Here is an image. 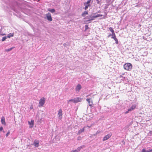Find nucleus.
Instances as JSON below:
<instances>
[{
    "instance_id": "1",
    "label": "nucleus",
    "mask_w": 152,
    "mask_h": 152,
    "mask_svg": "<svg viewBox=\"0 0 152 152\" xmlns=\"http://www.w3.org/2000/svg\"><path fill=\"white\" fill-rule=\"evenodd\" d=\"M124 67L127 70H131L132 68V65L130 63H126L124 65Z\"/></svg>"
},
{
    "instance_id": "2",
    "label": "nucleus",
    "mask_w": 152,
    "mask_h": 152,
    "mask_svg": "<svg viewBox=\"0 0 152 152\" xmlns=\"http://www.w3.org/2000/svg\"><path fill=\"white\" fill-rule=\"evenodd\" d=\"M45 99L44 97L41 98L39 101V107H41L43 106L44 104L45 103Z\"/></svg>"
},
{
    "instance_id": "3",
    "label": "nucleus",
    "mask_w": 152,
    "mask_h": 152,
    "mask_svg": "<svg viewBox=\"0 0 152 152\" xmlns=\"http://www.w3.org/2000/svg\"><path fill=\"white\" fill-rule=\"evenodd\" d=\"M111 36H112L111 37V38L112 39H113L115 41V43L117 44H118V39L116 38V37L115 34L114 33L113 34H110L108 36V37H109Z\"/></svg>"
},
{
    "instance_id": "4",
    "label": "nucleus",
    "mask_w": 152,
    "mask_h": 152,
    "mask_svg": "<svg viewBox=\"0 0 152 152\" xmlns=\"http://www.w3.org/2000/svg\"><path fill=\"white\" fill-rule=\"evenodd\" d=\"M102 16V15L98 14L95 15H94L91 16L90 17L91 18V19L90 20H88L87 21L94 20V19L95 18L100 17L101 16Z\"/></svg>"
},
{
    "instance_id": "5",
    "label": "nucleus",
    "mask_w": 152,
    "mask_h": 152,
    "mask_svg": "<svg viewBox=\"0 0 152 152\" xmlns=\"http://www.w3.org/2000/svg\"><path fill=\"white\" fill-rule=\"evenodd\" d=\"M58 118L60 119H61L62 118V110L61 109H60L58 111Z\"/></svg>"
},
{
    "instance_id": "6",
    "label": "nucleus",
    "mask_w": 152,
    "mask_h": 152,
    "mask_svg": "<svg viewBox=\"0 0 152 152\" xmlns=\"http://www.w3.org/2000/svg\"><path fill=\"white\" fill-rule=\"evenodd\" d=\"M48 20L50 21H52V19L51 17V15L49 12L46 15Z\"/></svg>"
},
{
    "instance_id": "7",
    "label": "nucleus",
    "mask_w": 152,
    "mask_h": 152,
    "mask_svg": "<svg viewBox=\"0 0 152 152\" xmlns=\"http://www.w3.org/2000/svg\"><path fill=\"white\" fill-rule=\"evenodd\" d=\"M136 105H132L128 109V110L126 111L125 113H128L129 112L131 111L134 109L136 108Z\"/></svg>"
},
{
    "instance_id": "8",
    "label": "nucleus",
    "mask_w": 152,
    "mask_h": 152,
    "mask_svg": "<svg viewBox=\"0 0 152 152\" xmlns=\"http://www.w3.org/2000/svg\"><path fill=\"white\" fill-rule=\"evenodd\" d=\"M85 146H80V147H78L77 148V149L76 150H73L71 152H78L80 151V149L81 148H83V147H85Z\"/></svg>"
},
{
    "instance_id": "9",
    "label": "nucleus",
    "mask_w": 152,
    "mask_h": 152,
    "mask_svg": "<svg viewBox=\"0 0 152 152\" xmlns=\"http://www.w3.org/2000/svg\"><path fill=\"white\" fill-rule=\"evenodd\" d=\"M75 103H77L79 102H80L82 101V99L79 97H77L75 98Z\"/></svg>"
},
{
    "instance_id": "10",
    "label": "nucleus",
    "mask_w": 152,
    "mask_h": 152,
    "mask_svg": "<svg viewBox=\"0 0 152 152\" xmlns=\"http://www.w3.org/2000/svg\"><path fill=\"white\" fill-rule=\"evenodd\" d=\"M81 88L82 87L79 84L77 85L76 88V91L77 92H79Z\"/></svg>"
},
{
    "instance_id": "11",
    "label": "nucleus",
    "mask_w": 152,
    "mask_h": 152,
    "mask_svg": "<svg viewBox=\"0 0 152 152\" xmlns=\"http://www.w3.org/2000/svg\"><path fill=\"white\" fill-rule=\"evenodd\" d=\"M1 122L2 124H4V125H6V123L5 122V119L4 117L3 116L1 117Z\"/></svg>"
},
{
    "instance_id": "12",
    "label": "nucleus",
    "mask_w": 152,
    "mask_h": 152,
    "mask_svg": "<svg viewBox=\"0 0 152 152\" xmlns=\"http://www.w3.org/2000/svg\"><path fill=\"white\" fill-rule=\"evenodd\" d=\"M39 141L38 140H35L34 142V145L35 147H38L39 146Z\"/></svg>"
},
{
    "instance_id": "13",
    "label": "nucleus",
    "mask_w": 152,
    "mask_h": 152,
    "mask_svg": "<svg viewBox=\"0 0 152 152\" xmlns=\"http://www.w3.org/2000/svg\"><path fill=\"white\" fill-rule=\"evenodd\" d=\"M112 135V133H110L108 134L107 135L105 136V140L108 139L111 137Z\"/></svg>"
},
{
    "instance_id": "14",
    "label": "nucleus",
    "mask_w": 152,
    "mask_h": 152,
    "mask_svg": "<svg viewBox=\"0 0 152 152\" xmlns=\"http://www.w3.org/2000/svg\"><path fill=\"white\" fill-rule=\"evenodd\" d=\"M84 127L83 128L81 129H80L78 131V133H77V135H80L82 133L84 132Z\"/></svg>"
},
{
    "instance_id": "15",
    "label": "nucleus",
    "mask_w": 152,
    "mask_h": 152,
    "mask_svg": "<svg viewBox=\"0 0 152 152\" xmlns=\"http://www.w3.org/2000/svg\"><path fill=\"white\" fill-rule=\"evenodd\" d=\"M84 5H85V10H86L88 8L89 6H90V4H87L86 3H84Z\"/></svg>"
},
{
    "instance_id": "16",
    "label": "nucleus",
    "mask_w": 152,
    "mask_h": 152,
    "mask_svg": "<svg viewBox=\"0 0 152 152\" xmlns=\"http://www.w3.org/2000/svg\"><path fill=\"white\" fill-rule=\"evenodd\" d=\"M90 99H86L87 101L88 102L89 105L90 106H91L93 104V102L91 101V104H90Z\"/></svg>"
},
{
    "instance_id": "17",
    "label": "nucleus",
    "mask_w": 152,
    "mask_h": 152,
    "mask_svg": "<svg viewBox=\"0 0 152 152\" xmlns=\"http://www.w3.org/2000/svg\"><path fill=\"white\" fill-rule=\"evenodd\" d=\"M141 152H151V150H146L145 149H142Z\"/></svg>"
},
{
    "instance_id": "18",
    "label": "nucleus",
    "mask_w": 152,
    "mask_h": 152,
    "mask_svg": "<svg viewBox=\"0 0 152 152\" xmlns=\"http://www.w3.org/2000/svg\"><path fill=\"white\" fill-rule=\"evenodd\" d=\"M14 36V33H10L8 35V36L7 37L9 38H10L11 37H12Z\"/></svg>"
},
{
    "instance_id": "19",
    "label": "nucleus",
    "mask_w": 152,
    "mask_h": 152,
    "mask_svg": "<svg viewBox=\"0 0 152 152\" xmlns=\"http://www.w3.org/2000/svg\"><path fill=\"white\" fill-rule=\"evenodd\" d=\"M72 102L75 103V101L74 99H70L68 101V103H69V102Z\"/></svg>"
},
{
    "instance_id": "20",
    "label": "nucleus",
    "mask_w": 152,
    "mask_h": 152,
    "mask_svg": "<svg viewBox=\"0 0 152 152\" xmlns=\"http://www.w3.org/2000/svg\"><path fill=\"white\" fill-rule=\"evenodd\" d=\"M109 30L112 32V34L115 33L114 32V31L112 27H110L109 28Z\"/></svg>"
},
{
    "instance_id": "21",
    "label": "nucleus",
    "mask_w": 152,
    "mask_h": 152,
    "mask_svg": "<svg viewBox=\"0 0 152 152\" xmlns=\"http://www.w3.org/2000/svg\"><path fill=\"white\" fill-rule=\"evenodd\" d=\"M88 14V12L87 11H84L82 14V16H84V15H87Z\"/></svg>"
},
{
    "instance_id": "22",
    "label": "nucleus",
    "mask_w": 152,
    "mask_h": 152,
    "mask_svg": "<svg viewBox=\"0 0 152 152\" xmlns=\"http://www.w3.org/2000/svg\"><path fill=\"white\" fill-rule=\"evenodd\" d=\"M14 47H12L8 49H7L5 51L7 52H9L13 48H14Z\"/></svg>"
},
{
    "instance_id": "23",
    "label": "nucleus",
    "mask_w": 152,
    "mask_h": 152,
    "mask_svg": "<svg viewBox=\"0 0 152 152\" xmlns=\"http://www.w3.org/2000/svg\"><path fill=\"white\" fill-rule=\"evenodd\" d=\"M48 11L51 12L52 13H53L55 12V10L54 9H52L51 10H48Z\"/></svg>"
},
{
    "instance_id": "24",
    "label": "nucleus",
    "mask_w": 152,
    "mask_h": 152,
    "mask_svg": "<svg viewBox=\"0 0 152 152\" xmlns=\"http://www.w3.org/2000/svg\"><path fill=\"white\" fill-rule=\"evenodd\" d=\"M34 121L33 120H31V122H30L29 121H28V123L30 125H31L32 124V125H34Z\"/></svg>"
},
{
    "instance_id": "25",
    "label": "nucleus",
    "mask_w": 152,
    "mask_h": 152,
    "mask_svg": "<svg viewBox=\"0 0 152 152\" xmlns=\"http://www.w3.org/2000/svg\"><path fill=\"white\" fill-rule=\"evenodd\" d=\"M89 28V27H88V25H86L85 26V31H86L87 29Z\"/></svg>"
},
{
    "instance_id": "26",
    "label": "nucleus",
    "mask_w": 152,
    "mask_h": 152,
    "mask_svg": "<svg viewBox=\"0 0 152 152\" xmlns=\"http://www.w3.org/2000/svg\"><path fill=\"white\" fill-rule=\"evenodd\" d=\"M91 0H88V1H87V2H85V3L86 4H90V3Z\"/></svg>"
},
{
    "instance_id": "27",
    "label": "nucleus",
    "mask_w": 152,
    "mask_h": 152,
    "mask_svg": "<svg viewBox=\"0 0 152 152\" xmlns=\"http://www.w3.org/2000/svg\"><path fill=\"white\" fill-rule=\"evenodd\" d=\"M6 38H7L6 37H3L2 38V41H5L6 40Z\"/></svg>"
},
{
    "instance_id": "28",
    "label": "nucleus",
    "mask_w": 152,
    "mask_h": 152,
    "mask_svg": "<svg viewBox=\"0 0 152 152\" xmlns=\"http://www.w3.org/2000/svg\"><path fill=\"white\" fill-rule=\"evenodd\" d=\"M10 131H8L7 132V133L6 134V137H7L10 134Z\"/></svg>"
},
{
    "instance_id": "29",
    "label": "nucleus",
    "mask_w": 152,
    "mask_h": 152,
    "mask_svg": "<svg viewBox=\"0 0 152 152\" xmlns=\"http://www.w3.org/2000/svg\"><path fill=\"white\" fill-rule=\"evenodd\" d=\"M3 130V128L2 126L0 127V131H1Z\"/></svg>"
},
{
    "instance_id": "30",
    "label": "nucleus",
    "mask_w": 152,
    "mask_h": 152,
    "mask_svg": "<svg viewBox=\"0 0 152 152\" xmlns=\"http://www.w3.org/2000/svg\"><path fill=\"white\" fill-rule=\"evenodd\" d=\"M96 1L97 4H99V1L98 0H96Z\"/></svg>"
},
{
    "instance_id": "31",
    "label": "nucleus",
    "mask_w": 152,
    "mask_h": 152,
    "mask_svg": "<svg viewBox=\"0 0 152 152\" xmlns=\"http://www.w3.org/2000/svg\"><path fill=\"white\" fill-rule=\"evenodd\" d=\"M32 108H33V107H31L30 108V109H32Z\"/></svg>"
},
{
    "instance_id": "32",
    "label": "nucleus",
    "mask_w": 152,
    "mask_h": 152,
    "mask_svg": "<svg viewBox=\"0 0 152 152\" xmlns=\"http://www.w3.org/2000/svg\"><path fill=\"white\" fill-rule=\"evenodd\" d=\"M103 140H104V137Z\"/></svg>"
},
{
    "instance_id": "33",
    "label": "nucleus",
    "mask_w": 152,
    "mask_h": 152,
    "mask_svg": "<svg viewBox=\"0 0 152 152\" xmlns=\"http://www.w3.org/2000/svg\"><path fill=\"white\" fill-rule=\"evenodd\" d=\"M151 152H152V149L151 150Z\"/></svg>"
},
{
    "instance_id": "34",
    "label": "nucleus",
    "mask_w": 152,
    "mask_h": 152,
    "mask_svg": "<svg viewBox=\"0 0 152 152\" xmlns=\"http://www.w3.org/2000/svg\"><path fill=\"white\" fill-rule=\"evenodd\" d=\"M88 127H89V128L90 127V126H88Z\"/></svg>"
},
{
    "instance_id": "35",
    "label": "nucleus",
    "mask_w": 152,
    "mask_h": 152,
    "mask_svg": "<svg viewBox=\"0 0 152 152\" xmlns=\"http://www.w3.org/2000/svg\"><path fill=\"white\" fill-rule=\"evenodd\" d=\"M151 131H150V133H151Z\"/></svg>"
},
{
    "instance_id": "36",
    "label": "nucleus",
    "mask_w": 152,
    "mask_h": 152,
    "mask_svg": "<svg viewBox=\"0 0 152 152\" xmlns=\"http://www.w3.org/2000/svg\"><path fill=\"white\" fill-rule=\"evenodd\" d=\"M90 104H91V102H90Z\"/></svg>"
}]
</instances>
